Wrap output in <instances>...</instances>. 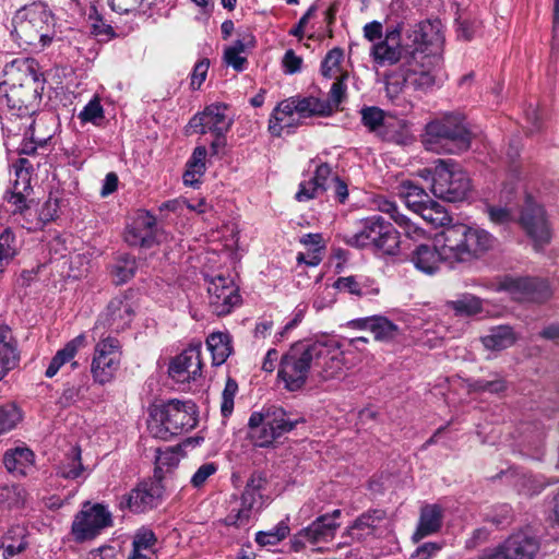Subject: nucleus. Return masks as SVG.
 <instances>
[{
  "label": "nucleus",
  "instance_id": "1",
  "mask_svg": "<svg viewBox=\"0 0 559 559\" xmlns=\"http://www.w3.org/2000/svg\"><path fill=\"white\" fill-rule=\"evenodd\" d=\"M437 242L440 247L419 245L413 250L411 261L418 271L432 275L442 263L450 267L471 263L492 250L496 238L483 228L454 224L440 233Z\"/></svg>",
  "mask_w": 559,
  "mask_h": 559
},
{
  "label": "nucleus",
  "instance_id": "2",
  "mask_svg": "<svg viewBox=\"0 0 559 559\" xmlns=\"http://www.w3.org/2000/svg\"><path fill=\"white\" fill-rule=\"evenodd\" d=\"M404 22L389 24L384 37L372 45L370 57L380 67L402 62H426L437 58L441 44V33L430 22H420L406 31Z\"/></svg>",
  "mask_w": 559,
  "mask_h": 559
},
{
  "label": "nucleus",
  "instance_id": "3",
  "mask_svg": "<svg viewBox=\"0 0 559 559\" xmlns=\"http://www.w3.org/2000/svg\"><path fill=\"white\" fill-rule=\"evenodd\" d=\"M5 80L0 83V107L13 110L12 115L33 120L32 115L38 104L43 83L34 70L33 61L15 59L4 68Z\"/></svg>",
  "mask_w": 559,
  "mask_h": 559
},
{
  "label": "nucleus",
  "instance_id": "4",
  "mask_svg": "<svg viewBox=\"0 0 559 559\" xmlns=\"http://www.w3.org/2000/svg\"><path fill=\"white\" fill-rule=\"evenodd\" d=\"M175 467V447L157 449L154 475L141 480L128 493L119 498V508L128 509L133 513H144L157 508L164 496L163 480L167 475H173Z\"/></svg>",
  "mask_w": 559,
  "mask_h": 559
},
{
  "label": "nucleus",
  "instance_id": "5",
  "mask_svg": "<svg viewBox=\"0 0 559 559\" xmlns=\"http://www.w3.org/2000/svg\"><path fill=\"white\" fill-rule=\"evenodd\" d=\"M423 142L428 151L439 154H460L469 148L472 133L463 116L447 114L426 124Z\"/></svg>",
  "mask_w": 559,
  "mask_h": 559
},
{
  "label": "nucleus",
  "instance_id": "6",
  "mask_svg": "<svg viewBox=\"0 0 559 559\" xmlns=\"http://www.w3.org/2000/svg\"><path fill=\"white\" fill-rule=\"evenodd\" d=\"M322 347L311 341L293 344L282 356L278 366V379L289 392L304 389L308 380L314 381L313 358L320 357Z\"/></svg>",
  "mask_w": 559,
  "mask_h": 559
},
{
  "label": "nucleus",
  "instance_id": "7",
  "mask_svg": "<svg viewBox=\"0 0 559 559\" xmlns=\"http://www.w3.org/2000/svg\"><path fill=\"white\" fill-rule=\"evenodd\" d=\"M13 24L20 45L43 49L52 40L53 15L44 2H33L19 10Z\"/></svg>",
  "mask_w": 559,
  "mask_h": 559
},
{
  "label": "nucleus",
  "instance_id": "8",
  "mask_svg": "<svg viewBox=\"0 0 559 559\" xmlns=\"http://www.w3.org/2000/svg\"><path fill=\"white\" fill-rule=\"evenodd\" d=\"M343 240L350 247L358 249L370 248L388 255L396 254L400 248L399 231L380 215H372L361 219L357 230L346 233L343 236Z\"/></svg>",
  "mask_w": 559,
  "mask_h": 559
},
{
  "label": "nucleus",
  "instance_id": "9",
  "mask_svg": "<svg viewBox=\"0 0 559 559\" xmlns=\"http://www.w3.org/2000/svg\"><path fill=\"white\" fill-rule=\"evenodd\" d=\"M310 118L314 116L328 117L331 109L323 98L314 96H293L278 103L273 109L269 120V131L274 136H281L286 130L293 132L299 126V120L295 118Z\"/></svg>",
  "mask_w": 559,
  "mask_h": 559
},
{
  "label": "nucleus",
  "instance_id": "10",
  "mask_svg": "<svg viewBox=\"0 0 559 559\" xmlns=\"http://www.w3.org/2000/svg\"><path fill=\"white\" fill-rule=\"evenodd\" d=\"M424 178L431 177V192L438 199L448 202H461L471 192V179L466 171L461 169L451 159H438L435 168L420 171Z\"/></svg>",
  "mask_w": 559,
  "mask_h": 559
},
{
  "label": "nucleus",
  "instance_id": "11",
  "mask_svg": "<svg viewBox=\"0 0 559 559\" xmlns=\"http://www.w3.org/2000/svg\"><path fill=\"white\" fill-rule=\"evenodd\" d=\"M393 534V521L385 510L370 509L361 513L344 532L352 540L388 538Z\"/></svg>",
  "mask_w": 559,
  "mask_h": 559
},
{
  "label": "nucleus",
  "instance_id": "12",
  "mask_svg": "<svg viewBox=\"0 0 559 559\" xmlns=\"http://www.w3.org/2000/svg\"><path fill=\"white\" fill-rule=\"evenodd\" d=\"M121 345L115 337L100 340L94 349L91 372L95 382L106 384L110 382L120 367Z\"/></svg>",
  "mask_w": 559,
  "mask_h": 559
},
{
  "label": "nucleus",
  "instance_id": "13",
  "mask_svg": "<svg viewBox=\"0 0 559 559\" xmlns=\"http://www.w3.org/2000/svg\"><path fill=\"white\" fill-rule=\"evenodd\" d=\"M539 547L535 536L518 532L498 546L484 549L477 559H534Z\"/></svg>",
  "mask_w": 559,
  "mask_h": 559
},
{
  "label": "nucleus",
  "instance_id": "14",
  "mask_svg": "<svg viewBox=\"0 0 559 559\" xmlns=\"http://www.w3.org/2000/svg\"><path fill=\"white\" fill-rule=\"evenodd\" d=\"M162 223L146 210H139L124 231V240L129 246L151 248L166 239Z\"/></svg>",
  "mask_w": 559,
  "mask_h": 559
},
{
  "label": "nucleus",
  "instance_id": "15",
  "mask_svg": "<svg viewBox=\"0 0 559 559\" xmlns=\"http://www.w3.org/2000/svg\"><path fill=\"white\" fill-rule=\"evenodd\" d=\"M201 348L200 340L192 341L180 355H177V391L199 390L202 376Z\"/></svg>",
  "mask_w": 559,
  "mask_h": 559
},
{
  "label": "nucleus",
  "instance_id": "16",
  "mask_svg": "<svg viewBox=\"0 0 559 559\" xmlns=\"http://www.w3.org/2000/svg\"><path fill=\"white\" fill-rule=\"evenodd\" d=\"M112 524L111 513L103 504H86L75 515L72 523V534L78 542L93 539Z\"/></svg>",
  "mask_w": 559,
  "mask_h": 559
},
{
  "label": "nucleus",
  "instance_id": "17",
  "mask_svg": "<svg viewBox=\"0 0 559 559\" xmlns=\"http://www.w3.org/2000/svg\"><path fill=\"white\" fill-rule=\"evenodd\" d=\"M520 224L533 240L535 250L543 249L550 242L551 229L543 206L527 195L520 216Z\"/></svg>",
  "mask_w": 559,
  "mask_h": 559
},
{
  "label": "nucleus",
  "instance_id": "18",
  "mask_svg": "<svg viewBox=\"0 0 559 559\" xmlns=\"http://www.w3.org/2000/svg\"><path fill=\"white\" fill-rule=\"evenodd\" d=\"M498 287L518 301L543 302L551 295L548 283L540 278L506 275Z\"/></svg>",
  "mask_w": 559,
  "mask_h": 559
},
{
  "label": "nucleus",
  "instance_id": "19",
  "mask_svg": "<svg viewBox=\"0 0 559 559\" xmlns=\"http://www.w3.org/2000/svg\"><path fill=\"white\" fill-rule=\"evenodd\" d=\"M227 106L224 104H211L202 112L194 115L186 127V134H212L227 133L233 120L226 115Z\"/></svg>",
  "mask_w": 559,
  "mask_h": 559
},
{
  "label": "nucleus",
  "instance_id": "20",
  "mask_svg": "<svg viewBox=\"0 0 559 559\" xmlns=\"http://www.w3.org/2000/svg\"><path fill=\"white\" fill-rule=\"evenodd\" d=\"M209 306L211 311L221 317L230 311L240 302V295L234 281L229 276L216 275L209 281Z\"/></svg>",
  "mask_w": 559,
  "mask_h": 559
},
{
  "label": "nucleus",
  "instance_id": "21",
  "mask_svg": "<svg viewBox=\"0 0 559 559\" xmlns=\"http://www.w3.org/2000/svg\"><path fill=\"white\" fill-rule=\"evenodd\" d=\"M134 317L133 301L129 294L115 296L99 314L95 329L99 325L112 332H120L127 329Z\"/></svg>",
  "mask_w": 559,
  "mask_h": 559
},
{
  "label": "nucleus",
  "instance_id": "22",
  "mask_svg": "<svg viewBox=\"0 0 559 559\" xmlns=\"http://www.w3.org/2000/svg\"><path fill=\"white\" fill-rule=\"evenodd\" d=\"M313 345H320V357L313 358L314 382L340 379L345 374L344 355L332 343L314 341Z\"/></svg>",
  "mask_w": 559,
  "mask_h": 559
},
{
  "label": "nucleus",
  "instance_id": "23",
  "mask_svg": "<svg viewBox=\"0 0 559 559\" xmlns=\"http://www.w3.org/2000/svg\"><path fill=\"white\" fill-rule=\"evenodd\" d=\"M444 38L441 34V44L437 58L433 61L426 62L421 59V62L414 61L407 62L403 66L404 82L406 85L412 86L414 90L426 92L430 90L436 83V76L432 70L440 64L442 50H443Z\"/></svg>",
  "mask_w": 559,
  "mask_h": 559
},
{
  "label": "nucleus",
  "instance_id": "24",
  "mask_svg": "<svg viewBox=\"0 0 559 559\" xmlns=\"http://www.w3.org/2000/svg\"><path fill=\"white\" fill-rule=\"evenodd\" d=\"M171 409H175V400L151 406L147 429L154 438L168 440L173 437L175 424L170 415Z\"/></svg>",
  "mask_w": 559,
  "mask_h": 559
},
{
  "label": "nucleus",
  "instance_id": "25",
  "mask_svg": "<svg viewBox=\"0 0 559 559\" xmlns=\"http://www.w3.org/2000/svg\"><path fill=\"white\" fill-rule=\"evenodd\" d=\"M86 337L84 334H80L69 341L61 349H59L56 355L51 358L46 371L45 376L47 378H53L62 366L70 362L72 369H76L79 367V362L74 360L75 355L79 349L85 347Z\"/></svg>",
  "mask_w": 559,
  "mask_h": 559
},
{
  "label": "nucleus",
  "instance_id": "26",
  "mask_svg": "<svg viewBox=\"0 0 559 559\" xmlns=\"http://www.w3.org/2000/svg\"><path fill=\"white\" fill-rule=\"evenodd\" d=\"M19 352L11 329L0 325V381L19 364Z\"/></svg>",
  "mask_w": 559,
  "mask_h": 559
},
{
  "label": "nucleus",
  "instance_id": "27",
  "mask_svg": "<svg viewBox=\"0 0 559 559\" xmlns=\"http://www.w3.org/2000/svg\"><path fill=\"white\" fill-rule=\"evenodd\" d=\"M373 204L378 211L388 214L395 224L404 230L407 237L416 238L424 234L423 229L412 223L407 216L399 212L397 204L394 201L379 195L373 200Z\"/></svg>",
  "mask_w": 559,
  "mask_h": 559
},
{
  "label": "nucleus",
  "instance_id": "28",
  "mask_svg": "<svg viewBox=\"0 0 559 559\" xmlns=\"http://www.w3.org/2000/svg\"><path fill=\"white\" fill-rule=\"evenodd\" d=\"M443 512L438 504H426L420 510V516L413 538L418 542L426 536L437 533L442 525Z\"/></svg>",
  "mask_w": 559,
  "mask_h": 559
},
{
  "label": "nucleus",
  "instance_id": "29",
  "mask_svg": "<svg viewBox=\"0 0 559 559\" xmlns=\"http://www.w3.org/2000/svg\"><path fill=\"white\" fill-rule=\"evenodd\" d=\"M266 420L260 412H253L248 421V436L257 447L265 448L280 438L271 426L265 425Z\"/></svg>",
  "mask_w": 559,
  "mask_h": 559
},
{
  "label": "nucleus",
  "instance_id": "30",
  "mask_svg": "<svg viewBox=\"0 0 559 559\" xmlns=\"http://www.w3.org/2000/svg\"><path fill=\"white\" fill-rule=\"evenodd\" d=\"M34 453L27 448H16L7 451L3 464L14 476H26L33 469Z\"/></svg>",
  "mask_w": 559,
  "mask_h": 559
},
{
  "label": "nucleus",
  "instance_id": "31",
  "mask_svg": "<svg viewBox=\"0 0 559 559\" xmlns=\"http://www.w3.org/2000/svg\"><path fill=\"white\" fill-rule=\"evenodd\" d=\"M260 413L266 420L265 425L274 428L273 430L278 437L292 431L301 420L300 418H293L292 414L275 405L264 407Z\"/></svg>",
  "mask_w": 559,
  "mask_h": 559
},
{
  "label": "nucleus",
  "instance_id": "32",
  "mask_svg": "<svg viewBox=\"0 0 559 559\" xmlns=\"http://www.w3.org/2000/svg\"><path fill=\"white\" fill-rule=\"evenodd\" d=\"M338 523H330L329 516L320 515L310 525L302 528L298 536L305 538L311 544L328 542L335 536Z\"/></svg>",
  "mask_w": 559,
  "mask_h": 559
},
{
  "label": "nucleus",
  "instance_id": "33",
  "mask_svg": "<svg viewBox=\"0 0 559 559\" xmlns=\"http://www.w3.org/2000/svg\"><path fill=\"white\" fill-rule=\"evenodd\" d=\"M403 200L409 210L419 214L426 221L431 223L440 221V223L443 224V221L448 218L442 205L431 200L428 194L423 199L405 198Z\"/></svg>",
  "mask_w": 559,
  "mask_h": 559
},
{
  "label": "nucleus",
  "instance_id": "34",
  "mask_svg": "<svg viewBox=\"0 0 559 559\" xmlns=\"http://www.w3.org/2000/svg\"><path fill=\"white\" fill-rule=\"evenodd\" d=\"M516 341L513 329L509 325H498L489 330V333L481 337V343L487 349L502 350L512 346Z\"/></svg>",
  "mask_w": 559,
  "mask_h": 559
},
{
  "label": "nucleus",
  "instance_id": "35",
  "mask_svg": "<svg viewBox=\"0 0 559 559\" xmlns=\"http://www.w3.org/2000/svg\"><path fill=\"white\" fill-rule=\"evenodd\" d=\"M206 345L216 366L224 364L233 352L231 337L227 332L211 333L206 338Z\"/></svg>",
  "mask_w": 559,
  "mask_h": 559
},
{
  "label": "nucleus",
  "instance_id": "36",
  "mask_svg": "<svg viewBox=\"0 0 559 559\" xmlns=\"http://www.w3.org/2000/svg\"><path fill=\"white\" fill-rule=\"evenodd\" d=\"M368 282L369 281L362 276H341L334 282L333 286L340 292H345L357 297H362L368 294H378V289L372 288Z\"/></svg>",
  "mask_w": 559,
  "mask_h": 559
},
{
  "label": "nucleus",
  "instance_id": "37",
  "mask_svg": "<svg viewBox=\"0 0 559 559\" xmlns=\"http://www.w3.org/2000/svg\"><path fill=\"white\" fill-rule=\"evenodd\" d=\"M136 271V261L130 254H120L111 265V276L116 285H122L130 281Z\"/></svg>",
  "mask_w": 559,
  "mask_h": 559
},
{
  "label": "nucleus",
  "instance_id": "38",
  "mask_svg": "<svg viewBox=\"0 0 559 559\" xmlns=\"http://www.w3.org/2000/svg\"><path fill=\"white\" fill-rule=\"evenodd\" d=\"M408 135L407 124L404 120L388 117L378 136L386 142L403 144Z\"/></svg>",
  "mask_w": 559,
  "mask_h": 559
},
{
  "label": "nucleus",
  "instance_id": "39",
  "mask_svg": "<svg viewBox=\"0 0 559 559\" xmlns=\"http://www.w3.org/2000/svg\"><path fill=\"white\" fill-rule=\"evenodd\" d=\"M14 180L12 181V190L29 193L32 191L31 178L33 164L24 157H20L14 164Z\"/></svg>",
  "mask_w": 559,
  "mask_h": 559
},
{
  "label": "nucleus",
  "instance_id": "40",
  "mask_svg": "<svg viewBox=\"0 0 559 559\" xmlns=\"http://www.w3.org/2000/svg\"><path fill=\"white\" fill-rule=\"evenodd\" d=\"M199 421V412L194 402L177 399V427L182 431L193 429Z\"/></svg>",
  "mask_w": 559,
  "mask_h": 559
},
{
  "label": "nucleus",
  "instance_id": "41",
  "mask_svg": "<svg viewBox=\"0 0 559 559\" xmlns=\"http://www.w3.org/2000/svg\"><path fill=\"white\" fill-rule=\"evenodd\" d=\"M449 307L456 316L469 317L481 312L483 302L474 295L463 294L457 299L450 301Z\"/></svg>",
  "mask_w": 559,
  "mask_h": 559
},
{
  "label": "nucleus",
  "instance_id": "42",
  "mask_svg": "<svg viewBox=\"0 0 559 559\" xmlns=\"http://www.w3.org/2000/svg\"><path fill=\"white\" fill-rule=\"evenodd\" d=\"M88 22L91 25L92 34L100 41H108L116 36L114 27L106 21V19L92 7L88 13Z\"/></svg>",
  "mask_w": 559,
  "mask_h": 559
},
{
  "label": "nucleus",
  "instance_id": "43",
  "mask_svg": "<svg viewBox=\"0 0 559 559\" xmlns=\"http://www.w3.org/2000/svg\"><path fill=\"white\" fill-rule=\"evenodd\" d=\"M84 467L81 462V449L73 447L66 460L58 467V474L66 479H75L81 476Z\"/></svg>",
  "mask_w": 559,
  "mask_h": 559
},
{
  "label": "nucleus",
  "instance_id": "44",
  "mask_svg": "<svg viewBox=\"0 0 559 559\" xmlns=\"http://www.w3.org/2000/svg\"><path fill=\"white\" fill-rule=\"evenodd\" d=\"M26 500L25 489L16 484L0 486V506L7 509L23 507Z\"/></svg>",
  "mask_w": 559,
  "mask_h": 559
},
{
  "label": "nucleus",
  "instance_id": "45",
  "mask_svg": "<svg viewBox=\"0 0 559 559\" xmlns=\"http://www.w3.org/2000/svg\"><path fill=\"white\" fill-rule=\"evenodd\" d=\"M361 123L369 132L377 136L381 131L385 119L388 118L384 110L377 106H365L360 109Z\"/></svg>",
  "mask_w": 559,
  "mask_h": 559
},
{
  "label": "nucleus",
  "instance_id": "46",
  "mask_svg": "<svg viewBox=\"0 0 559 559\" xmlns=\"http://www.w3.org/2000/svg\"><path fill=\"white\" fill-rule=\"evenodd\" d=\"M371 333H373L376 341L388 343L400 335V329L388 318L376 316Z\"/></svg>",
  "mask_w": 559,
  "mask_h": 559
},
{
  "label": "nucleus",
  "instance_id": "47",
  "mask_svg": "<svg viewBox=\"0 0 559 559\" xmlns=\"http://www.w3.org/2000/svg\"><path fill=\"white\" fill-rule=\"evenodd\" d=\"M344 59V51L340 47H334L328 51L321 62L320 72L325 79L337 78L341 72V63Z\"/></svg>",
  "mask_w": 559,
  "mask_h": 559
},
{
  "label": "nucleus",
  "instance_id": "48",
  "mask_svg": "<svg viewBox=\"0 0 559 559\" xmlns=\"http://www.w3.org/2000/svg\"><path fill=\"white\" fill-rule=\"evenodd\" d=\"M16 254L15 237L10 228H5L0 234V273Z\"/></svg>",
  "mask_w": 559,
  "mask_h": 559
},
{
  "label": "nucleus",
  "instance_id": "49",
  "mask_svg": "<svg viewBox=\"0 0 559 559\" xmlns=\"http://www.w3.org/2000/svg\"><path fill=\"white\" fill-rule=\"evenodd\" d=\"M25 123V131H24V139L21 143L20 147L17 148V153L20 155H33L37 151V145H44L47 141L46 138H35V131H34V120L26 121Z\"/></svg>",
  "mask_w": 559,
  "mask_h": 559
},
{
  "label": "nucleus",
  "instance_id": "50",
  "mask_svg": "<svg viewBox=\"0 0 559 559\" xmlns=\"http://www.w3.org/2000/svg\"><path fill=\"white\" fill-rule=\"evenodd\" d=\"M104 118V108L97 96L93 97L79 114V119L82 122H91L95 126H99Z\"/></svg>",
  "mask_w": 559,
  "mask_h": 559
},
{
  "label": "nucleus",
  "instance_id": "51",
  "mask_svg": "<svg viewBox=\"0 0 559 559\" xmlns=\"http://www.w3.org/2000/svg\"><path fill=\"white\" fill-rule=\"evenodd\" d=\"M238 393L237 381L228 377L222 392L221 414L224 418L229 417L234 412V401Z\"/></svg>",
  "mask_w": 559,
  "mask_h": 559
},
{
  "label": "nucleus",
  "instance_id": "52",
  "mask_svg": "<svg viewBox=\"0 0 559 559\" xmlns=\"http://www.w3.org/2000/svg\"><path fill=\"white\" fill-rule=\"evenodd\" d=\"M154 0H108L110 9L118 14H135L144 7H150Z\"/></svg>",
  "mask_w": 559,
  "mask_h": 559
},
{
  "label": "nucleus",
  "instance_id": "53",
  "mask_svg": "<svg viewBox=\"0 0 559 559\" xmlns=\"http://www.w3.org/2000/svg\"><path fill=\"white\" fill-rule=\"evenodd\" d=\"M473 392H487L490 394H499L507 390V381L502 377H496L492 380L478 379L469 384Z\"/></svg>",
  "mask_w": 559,
  "mask_h": 559
},
{
  "label": "nucleus",
  "instance_id": "54",
  "mask_svg": "<svg viewBox=\"0 0 559 559\" xmlns=\"http://www.w3.org/2000/svg\"><path fill=\"white\" fill-rule=\"evenodd\" d=\"M20 409L14 404H7L0 407V433L13 429L21 420Z\"/></svg>",
  "mask_w": 559,
  "mask_h": 559
},
{
  "label": "nucleus",
  "instance_id": "55",
  "mask_svg": "<svg viewBox=\"0 0 559 559\" xmlns=\"http://www.w3.org/2000/svg\"><path fill=\"white\" fill-rule=\"evenodd\" d=\"M347 78L346 73L341 74L336 78V81L332 84L329 98L324 99V103H328L331 109V114L336 110L340 104L343 102L346 95V84L345 80Z\"/></svg>",
  "mask_w": 559,
  "mask_h": 559
},
{
  "label": "nucleus",
  "instance_id": "56",
  "mask_svg": "<svg viewBox=\"0 0 559 559\" xmlns=\"http://www.w3.org/2000/svg\"><path fill=\"white\" fill-rule=\"evenodd\" d=\"M334 177H337V174L333 171L332 166L328 163H320L317 165L311 179L318 185L322 192H325L331 188Z\"/></svg>",
  "mask_w": 559,
  "mask_h": 559
},
{
  "label": "nucleus",
  "instance_id": "57",
  "mask_svg": "<svg viewBox=\"0 0 559 559\" xmlns=\"http://www.w3.org/2000/svg\"><path fill=\"white\" fill-rule=\"evenodd\" d=\"M485 212L490 222L497 225H508L515 221L514 213L507 206L487 204Z\"/></svg>",
  "mask_w": 559,
  "mask_h": 559
},
{
  "label": "nucleus",
  "instance_id": "58",
  "mask_svg": "<svg viewBox=\"0 0 559 559\" xmlns=\"http://www.w3.org/2000/svg\"><path fill=\"white\" fill-rule=\"evenodd\" d=\"M10 537L5 536L0 544V559H19L20 554L26 548L27 543L22 537L17 542H9Z\"/></svg>",
  "mask_w": 559,
  "mask_h": 559
},
{
  "label": "nucleus",
  "instance_id": "59",
  "mask_svg": "<svg viewBox=\"0 0 559 559\" xmlns=\"http://www.w3.org/2000/svg\"><path fill=\"white\" fill-rule=\"evenodd\" d=\"M323 192L320 190L318 185L310 178L309 180L301 181L299 183V189L296 192V200L299 202H306L312 200Z\"/></svg>",
  "mask_w": 559,
  "mask_h": 559
},
{
  "label": "nucleus",
  "instance_id": "60",
  "mask_svg": "<svg viewBox=\"0 0 559 559\" xmlns=\"http://www.w3.org/2000/svg\"><path fill=\"white\" fill-rule=\"evenodd\" d=\"M250 519L251 514L247 509L240 507L237 511H230V513L224 519V524L227 526L241 527L247 525Z\"/></svg>",
  "mask_w": 559,
  "mask_h": 559
},
{
  "label": "nucleus",
  "instance_id": "61",
  "mask_svg": "<svg viewBox=\"0 0 559 559\" xmlns=\"http://www.w3.org/2000/svg\"><path fill=\"white\" fill-rule=\"evenodd\" d=\"M210 61L209 59H202L195 63L191 74V87L197 90L205 81L209 71Z\"/></svg>",
  "mask_w": 559,
  "mask_h": 559
},
{
  "label": "nucleus",
  "instance_id": "62",
  "mask_svg": "<svg viewBox=\"0 0 559 559\" xmlns=\"http://www.w3.org/2000/svg\"><path fill=\"white\" fill-rule=\"evenodd\" d=\"M478 27L479 23L476 20L459 19L457 36L465 40H471L474 37Z\"/></svg>",
  "mask_w": 559,
  "mask_h": 559
},
{
  "label": "nucleus",
  "instance_id": "63",
  "mask_svg": "<svg viewBox=\"0 0 559 559\" xmlns=\"http://www.w3.org/2000/svg\"><path fill=\"white\" fill-rule=\"evenodd\" d=\"M216 471L217 466L215 463H205L201 465L191 477V484L194 487H201L210 476L216 473Z\"/></svg>",
  "mask_w": 559,
  "mask_h": 559
},
{
  "label": "nucleus",
  "instance_id": "64",
  "mask_svg": "<svg viewBox=\"0 0 559 559\" xmlns=\"http://www.w3.org/2000/svg\"><path fill=\"white\" fill-rule=\"evenodd\" d=\"M284 72L295 74L301 70L302 59L293 49H288L283 57Z\"/></svg>",
  "mask_w": 559,
  "mask_h": 559
}]
</instances>
